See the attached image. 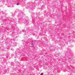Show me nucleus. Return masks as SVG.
<instances>
[{
  "instance_id": "1",
  "label": "nucleus",
  "mask_w": 75,
  "mask_h": 75,
  "mask_svg": "<svg viewBox=\"0 0 75 75\" xmlns=\"http://www.w3.org/2000/svg\"><path fill=\"white\" fill-rule=\"evenodd\" d=\"M10 4H11V5ZM10 4H9V5L10 6H8V7H11V5H12V4H11V3H10Z\"/></svg>"
},
{
  "instance_id": "2",
  "label": "nucleus",
  "mask_w": 75,
  "mask_h": 75,
  "mask_svg": "<svg viewBox=\"0 0 75 75\" xmlns=\"http://www.w3.org/2000/svg\"><path fill=\"white\" fill-rule=\"evenodd\" d=\"M43 75V73H42L41 74H40V75Z\"/></svg>"
},
{
  "instance_id": "3",
  "label": "nucleus",
  "mask_w": 75,
  "mask_h": 75,
  "mask_svg": "<svg viewBox=\"0 0 75 75\" xmlns=\"http://www.w3.org/2000/svg\"><path fill=\"white\" fill-rule=\"evenodd\" d=\"M17 4L18 6V5H19V4H18V3H17Z\"/></svg>"
},
{
  "instance_id": "4",
  "label": "nucleus",
  "mask_w": 75,
  "mask_h": 75,
  "mask_svg": "<svg viewBox=\"0 0 75 75\" xmlns=\"http://www.w3.org/2000/svg\"><path fill=\"white\" fill-rule=\"evenodd\" d=\"M44 69H45H45L44 68Z\"/></svg>"
}]
</instances>
